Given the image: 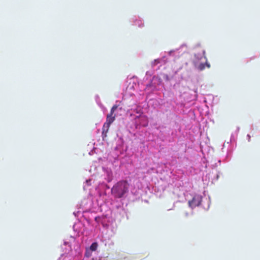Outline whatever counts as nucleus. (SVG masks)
<instances>
[{"instance_id":"obj_2","label":"nucleus","mask_w":260,"mask_h":260,"mask_svg":"<svg viewBox=\"0 0 260 260\" xmlns=\"http://www.w3.org/2000/svg\"><path fill=\"white\" fill-rule=\"evenodd\" d=\"M92 204V197H89L84 199L79 205H77L78 209H81L77 212H74L73 214L76 217L78 218L80 215L85 217L84 214L91 212V206Z\"/></svg>"},{"instance_id":"obj_6","label":"nucleus","mask_w":260,"mask_h":260,"mask_svg":"<svg viewBox=\"0 0 260 260\" xmlns=\"http://www.w3.org/2000/svg\"><path fill=\"white\" fill-rule=\"evenodd\" d=\"M108 213L106 214L105 218H101L99 216H96L94 217V220L98 223H101L104 228L113 231L112 219L108 218Z\"/></svg>"},{"instance_id":"obj_4","label":"nucleus","mask_w":260,"mask_h":260,"mask_svg":"<svg viewBox=\"0 0 260 260\" xmlns=\"http://www.w3.org/2000/svg\"><path fill=\"white\" fill-rule=\"evenodd\" d=\"M112 155H108L107 159L109 160V164L107 166L102 167L105 173V179L108 182L112 181L113 178L112 168H114V161L111 159Z\"/></svg>"},{"instance_id":"obj_7","label":"nucleus","mask_w":260,"mask_h":260,"mask_svg":"<svg viewBox=\"0 0 260 260\" xmlns=\"http://www.w3.org/2000/svg\"><path fill=\"white\" fill-rule=\"evenodd\" d=\"M65 249L66 250L63 253L61 254L60 256L57 259V260H70L68 257L66 256L70 250H71V246L69 244V243L67 241H64L63 243V245L61 246V249Z\"/></svg>"},{"instance_id":"obj_5","label":"nucleus","mask_w":260,"mask_h":260,"mask_svg":"<svg viewBox=\"0 0 260 260\" xmlns=\"http://www.w3.org/2000/svg\"><path fill=\"white\" fill-rule=\"evenodd\" d=\"M113 113L114 105L111 108L110 114L107 115L106 121L105 122L103 127L102 136L103 140H105V138L106 137V133L108 132L110 125L114 121V116H112Z\"/></svg>"},{"instance_id":"obj_1","label":"nucleus","mask_w":260,"mask_h":260,"mask_svg":"<svg viewBox=\"0 0 260 260\" xmlns=\"http://www.w3.org/2000/svg\"><path fill=\"white\" fill-rule=\"evenodd\" d=\"M96 190L100 198L102 197L103 200H104V202L100 204L97 199L92 197L91 212L105 211L111 213L114 209L112 199L114 193V185L110 186L102 182L99 184Z\"/></svg>"},{"instance_id":"obj_11","label":"nucleus","mask_w":260,"mask_h":260,"mask_svg":"<svg viewBox=\"0 0 260 260\" xmlns=\"http://www.w3.org/2000/svg\"><path fill=\"white\" fill-rule=\"evenodd\" d=\"M93 252L90 251L89 249L86 248L85 252L84 253V257L86 258H89L92 255V253Z\"/></svg>"},{"instance_id":"obj_12","label":"nucleus","mask_w":260,"mask_h":260,"mask_svg":"<svg viewBox=\"0 0 260 260\" xmlns=\"http://www.w3.org/2000/svg\"><path fill=\"white\" fill-rule=\"evenodd\" d=\"M205 68V64L204 63H201L198 67V69L200 71H202V70H204Z\"/></svg>"},{"instance_id":"obj_8","label":"nucleus","mask_w":260,"mask_h":260,"mask_svg":"<svg viewBox=\"0 0 260 260\" xmlns=\"http://www.w3.org/2000/svg\"><path fill=\"white\" fill-rule=\"evenodd\" d=\"M201 203V198L199 196L194 197L191 201L188 202L189 205L192 208L199 206Z\"/></svg>"},{"instance_id":"obj_13","label":"nucleus","mask_w":260,"mask_h":260,"mask_svg":"<svg viewBox=\"0 0 260 260\" xmlns=\"http://www.w3.org/2000/svg\"><path fill=\"white\" fill-rule=\"evenodd\" d=\"M91 181L92 180L91 179H88L87 180H86L85 182H86V184L87 186H90L91 185Z\"/></svg>"},{"instance_id":"obj_9","label":"nucleus","mask_w":260,"mask_h":260,"mask_svg":"<svg viewBox=\"0 0 260 260\" xmlns=\"http://www.w3.org/2000/svg\"><path fill=\"white\" fill-rule=\"evenodd\" d=\"M95 101L96 104L100 107L103 113H105L107 111V110L102 104L100 98L98 94L95 95Z\"/></svg>"},{"instance_id":"obj_17","label":"nucleus","mask_w":260,"mask_h":260,"mask_svg":"<svg viewBox=\"0 0 260 260\" xmlns=\"http://www.w3.org/2000/svg\"><path fill=\"white\" fill-rule=\"evenodd\" d=\"M83 188H84V189H85V186H84Z\"/></svg>"},{"instance_id":"obj_14","label":"nucleus","mask_w":260,"mask_h":260,"mask_svg":"<svg viewBox=\"0 0 260 260\" xmlns=\"http://www.w3.org/2000/svg\"><path fill=\"white\" fill-rule=\"evenodd\" d=\"M205 66H206L208 68H209L210 67V64L207 62V61H206V63H205Z\"/></svg>"},{"instance_id":"obj_3","label":"nucleus","mask_w":260,"mask_h":260,"mask_svg":"<svg viewBox=\"0 0 260 260\" xmlns=\"http://www.w3.org/2000/svg\"><path fill=\"white\" fill-rule=\"evenodd\" d=\"M129 184L126 181L118 182L115 187V197L121 198L127 191Z\"/></svg>"},{"instance_id":"obj_10","label":"nucleus","mask_w":260,"mask_h":260,"mask_svg":"<svg viewBox=\"0 0 260 260\" xmlns=\"http://www.w3.org/2000/svg\"><path fill=\"white\" fill-rule=\"evenodd\" d=\"M98 247V243L97 242L95 241L91 243L90 246L86 247L90 251L92 252H95Z\"/></svg>"},{"instance_id":"obj_16","label":"nucleus","mask_w":260,"mask_h":260,"mask_svg":"<svg viewBox=\"0 0 260 260\" xmlns=\"http://www.w3.org/2000/svg\"><path fill=\"white\" fill-rule=\"evenodd\" d=\"M75 225H76L75 224H74V225H73V229H74V231L75 230Z\"/></svg>"},{"instance_id":"obj_15","label":"nucleus","mask_w":260,"mask_h":260,"mask_svg":"<svg viewBox=\"0 0 260 260\" xmlns=\"http://www.w3.org/2000/svg\"><path fill=\"white\" fill-rule=\"evenodd\" d=\"M203 55H204V57H205V58H206V59L207 60V58H206V56H205V51L204 50L203 51Z\"/></svg>"}]
</instances>
